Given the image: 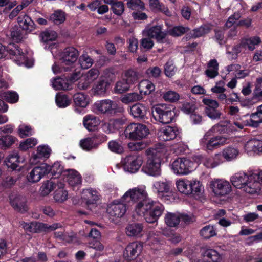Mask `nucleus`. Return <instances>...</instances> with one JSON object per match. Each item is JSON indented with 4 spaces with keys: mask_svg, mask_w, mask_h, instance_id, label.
<instances>
[{
    "mask_svg": "<svg viewBox=\"0 0 262 262\" xmlns=\"http://www.w3.org/2000/svg\"><path fill=\"white\" fill-rule=\"evenodd\" d=\"M79 53L78 50L73 47L66 48L61 54L60 59V65L56 62L52 66V69L54 74L62 72L63 71L71 70L73 64L78 59Z\"/></svg>",
    "mask_w": 262,
    "mask_h": 262,
    "instance_id": "obj_5",
    "label": "nucleus"
},
{
    "mask_svg": "<svg viewBox=\"0 0 262 262\" xmlns=\"http://www.w3.org/2000/svg\"><path fill=\"white\" fill-rule=\"evenodd\" d=\"M56 183L52 181H47L40 187V194L42 196L48 195L56 188Z\"/></svg>",
    "mask_w": 262,
    "mask_h": 262,
    "instance_id": "obj_55",
    "label": "nucleus"
},
{
    "mask_svg": "<svg viewBox=\"0 0 262 262\" xmlns=\"http://www.w3.org/2000/svg\"><path fill=\"white\" fill-rule=\"evenodd\" d=\"M46 163H41L39 166L34 167L27 176L28 182L35 183L38 182L44 176L47 174Z\"/></svg>",
    "mask_w": 262,
    "mask_h": 262,
    "instance_id": "obj_20",
    "label": "nucleus"
},
{
    "mask_svg": "<svg viewBox=\"0 0 262 262\" xmlns=\"http://www.w3.org/2000/svg\"><path fill=\"white\" fill-rule=\"evenodd\" d=\"M130 86V85L124 79H123L116 82L114 91L116 94H121L127 91Z\"/></svg>",
    "mask_w": 262,
    "mask_h": 262,
    "instance_id": "obj_52",
    "label": "nucleus"
},
{
    "mask_svg": "<svg viewBox=\"0 0 262 262\" xmlns=\"http://www.w3.org/2000/svg\"><path fill=\"white\" fill-rule=\"evenodd\" d=\"M190 191H192L191 193H190L189 195L194 198L196 200L200 199L202 195V185L199 181L192 180L191 181Z\"/></svg>",
    "mask_w": 262,
    "mask_h": 262,
    "instance_id": "obj_36",
    "label": "nucleus"
},
{
    "mask_svg": "<svg viewBox=\"0 0 262 262\" xmlns=\"http://www.w3.org/2000/svg\"><path fill=\"white\" fill-rule=\"evenodd\" d=\"M247 145L254 152H262V141L252 139L247 142Z\"/></svg>",
    "mask_w": 262,
    "mask_h": 262,
    "instance_id": "obj_61",
    "label": "nucleus"
},
{
    "mask_svg": "<svg viewBox=\"0 0 262 262\" xmlns=\"http://www.w3.org/2000/svg\"><path fill=\"white\" fill-rule=\"evenodd\" d=\"M66 19V13L61 10L54 11L50 16L49 19L55 24H61L64 22Z\"/></svg>",
    "mask_w": 262,
    "mask_h": 262,
    "instance_id": "obj_42",
    "label": "nucleus"
},
{
    "mask_svg": "<svg viewBox=\"0 0 262 262\" xmlns=\"http://www.w3.org/2000/svg\"><path fill=\"white\" fill-rule=\"evenodd\" d=\"M124 79L130 85L134 84L139 81V74L136 71L129 69L125 73Z\"/></svg>",
    "mask_w": 262,
    "mask_h": 262,
    "instance_id": "obj_47",
    "label": "nucleus"
},
{
    "mask_svg": "<svg viewBox=\"0 0 262 262\" xmlns=\"http://www.w3.org/2000/svg\"><path fill=\"white\" fill-rule=\"evenodd\" d=\"M37 143V140L35 138H28L20 143L19 148L20 150L26 151L30 148H32Z\"/></svg>",
    "mask_w": 262,
    "mask_h": 262,
    "instance_id": "obj_62",
    "label": "nucleus"
},
{
    "mask_svg": "<svg viewBox=\"0 0 262 262\" xmlns=\"http://www.w3.org/2000/svg\"><path fill=\"white\" fill-rule=\"evenodd\" d=\"M74 105V110L75 112L78 114H83L84 108L89 103V97L88 95L82 93H77L73 96Z\"/></svg>",
    "mask_w": 262,
    "mask_h": 262,
    "instance_id": "obj_18",
    "label": "nucleus"
},
{
    "mask_svg": "<svg viewBox=\"0 0 262 262\" xmlns=\"http://www.w3.org/2000/svg\"><path fill=\"white\" fill-rule=\"evenodd\" d=\"M80 77V73L73 72L67 76L57 77L52 81V86L56 90H70L73 84Z\"/></svg>",
    "mask_w": 262,
    "mask_h": 262,
    "instance_id": "obj_11",
    "label": "nucleus"
},
{
    "mask_svg": "<svg viewBox=\"0 0 262 262\" xmlns=\"http://www.w3.org/2000/svg\"><path fill=\"white\" fill-rule=\"evenodd\" d=\"M255 170L251 171L248 174L244 172L235 173L231 178L232 185L238 189L243 188L249 194H255L257 192V183L254 182L253 176Z\"/></svg>",
    "mask_w": 262,
    "mask_h": 262,
    "instance_id": "obj_4",
    "label": "nucleus"
},
{
    "mask_svg": "<svg viewBox=\"0 0 262 262\" xmlns=\"http://www.w3.org/2000/svg\"><path fill=\"white\" fill-rule=\"evenodd\" d=\"M143 98L141 95L138 93L133 92L127 93L120 97V101L124 104H128L139 101Z\"/></svg>",
    "mask_w": 262,
    "mask_h": 262,
    "instance_id": "obj_40",
    "label": "nucleus"
},
{
    "mask_svg": "<svg viewBox=\"0 0 262 262\" xmlns=\"http://www.w3.org/2000/svg\"><path fill=\"white\" fill-rule=\"evenodd\" d=\"M111 80L105 76L101 77L95 83L93 89L95 94L105 96L108 92Z\"/></svg>",
    "mask_w": 262,
    "mask_h": 262,
    "instance_id": "obj_21",
    "label": "nucleus"
},
{
    "mask_svg": "<svg viewBox=\"0 0 262 262\" xmlns=\"http://www.w3.org/2000/svg\"><path fill=\"white\" fill-rule=\"evenodd\" d=\"M154 109L152 114L155 121L162 124H169L174 119L176 113L172 107L161 104Z\"/></svg>",
    "mask_w": 262,
    "mask_h": 262,
    "instance_id": "obj_9",
    "label": "nucleus"
},
{
    "mask_svg": "<svg viewBox=\"0 0 262 262\" xmlns=\"http://www.w3.org/2000/svg\"><path fill=\"white\" fill-rule=\"evenodd\" d=\"M148 35L156 39L158 41H160L165 38L166 34L162 31L160 26H155L150 28L148 32Z\"/></svg>",
    "mask_w": 262,
    "mask_h": 262,
    "instance_id": "obj_35",
    "label": "nucleus"
},
{
    "mask_svg": "<svg viewBox=\"0 0 262 262\" xmlns=\"http://www.w3.org/2000/svg\"><path fill=\"white\" fill-rule=\"evenodd\" d=\"M176 70L177 68L171 60H168L164 65V73L168 77H172L175 74Z\"/></svg>",
    "mask_w": 262,
    "mask_h": 262,
    "instance_id": "obj_58",
    "label": "nucleus"
},
{
    "mask_svg": "<svg viewBox=\"0 0 262 262\" xmlns=\"http://www.w3.org/2000/svg\"><path fill=\"white\" fill-rule=\"evenodd\" d=\"M100 123L99 118L93 115H87L83 120V124L84 127L89 132L96 130Z\"/></svg>",
    "mask_w": 262,
    "mask_h": 262,
    "instance_id": "obj_27",
    "label": "nucleus"
},
{
    "mask_svg": "<svg viewBox=\"0 0 262 262\" xmlns=\"http://www.w3.org/2000/svg\"><path fill=\"white\" fill-rule=\"evenodd\" d=\"M121 200L123 202H137L135 208L136 213L140 216H143L149 223L157 222L165 209L163 205L147 198L146 194L139 189L129 190Z\"/></svg>",
    "mask_w": 262,
    "mask_h": 262,
    "instance_id": "obj_1",
    "label": "nucleus"
},
{
    "mask_svg": "<svg viewBox=\"0 0 262 262\" xmlns=\"http://www.w3.org/2000/svg\"><path fill=\"white\" fill-rule=\"evenodd\" d=\"M190 30L189 28L183 26H176L169 30V34L173 37L183 35Z\"/></svg>",
    "mask_w": 262,
    "mask_h": 262,
    "instance_id": "obj_48",
    "label": "nucleus"
},
{
    "mask_svg": "<svg viewBox=\"0 0 262 262\" xmlns=\"http://www.w3.org/2000/svg\"><path fill=\"white\" fill-rule=\"evenodd\" d=\"M10 203L15 211L25 213L27 211V200L25 197L19 194H12L9 196Z\"/></svg>",
    "mask_w": 262,
    "mask_h": 262,
    "instance_id": "obj_23",
    "label": "nucleus"
},
{
    "mask_svg": "<svg viewBox=\"0 0 262 262\" xmlns=\"http://www.w3.org/2000/svg\"><path fill=\"white\" fill-rule=\"evenodd\" d=\"M191 181L189 180H180L177 183V187L178 190L182 193L189 195L192 191H190Z\"/></svg>",
    "mask_w": 262,
    "mask_h": 262,
    "instance_id": "obj_44",
    "label": "nucleus"
},
{
    "mask_svg": "<svg viewBox=\"0 0 262 262\" xmlns=\"http://www.w3.org/2000/svg\"><path fill=\"white\" fill-rule=\"evenodd\" d=\"M231 97L229 98H228L227 99V103L229 104L231 103L233 104L234 102L237 101H240L241 102V104L242 105V106L243 107H250L251 106L250 105L252 104V102L251 100H246L245 101H241L240 100V98L239 96H238L237 93L233 92L231 95Z\"/></svg>",
    "mask_w": 262,
    "mask_h": 262,
    "instance_id": "obj_51",
    "label": "nucleus"
},
{
    "mask_svg": "<svg viewBox=\"0 0 262 262\" xmlns=\"http://www.w3.org/2000/svg\"><path fill=\"white\" fill-rule=\"evenodd\" d=\"M67 181L69 184L73 187V190L77 191L82 182L81 177L77 171L70 170L68 171Z\"/></svg>",
    "mask_w": 262,
    "mask_h": 262,
    "instance_id": "obj_29",
    "label": "nucleus"
},
{
    "mask_svg": "<svg viewBox=\"0 0 262 262\" xmlns=\"http://www.w3.org/2000/svg\"><path fill=\"white\" fill-rule=\"evenodd\" d=\"M54 198L56 202H63L68 198V191L59 188L55 191Z\"/></svg>",
    "mask_w": 262,
    "mask_h": 262,
    "instance_id": "obj_63",
    "label": "nucleus"
},
{
    "mask_svg": "<svg viewBox=\"0 0 262 262\" xmlns=\"http://www.w3.org/2000/svg\"><path fill=\"white\" fill-rule=\"evenodd\" d=\"M125 121V119L123 118L110 120L107 124L108 133L113 132L115 130H119L124 124Z\"/></svg>",
    "mask_w": 262,
    "mask_h": 262,
    "instance_id": "obj_41",
    "label": "nucleus"
},
{
    "mask_svg": "<svg viewBox=\"0 0 262 262\" xmlns=\"http://www.w3.org/2000/svg\"><path fill=\"white\" fill-rule=\"evenodd\" d=\"M126 6L132 10H144L145 4L142 0H127Z\"/></svg>",
    "mask_w": 262,
    "mask_h": 262,
    "instance_id": "obj_49",
    "label": "nucleus"
},
{
    "mask_svg": "<svg viewBox=\"0 0 262 262\" xmlns=\"http://www.w3.org/2000/svg\"><path fill=\"white\" fill-rule=\"evenodd\" d=\"M51 151V149L48 146L40 145L37 147L36 152L32 154L31 160L36 163L40 162V160L45 161L49 158Z\"/></svg>",
    "mask_w": 262,
    "mask_h": 262,
    "instance_id": "obj_25",
    "label": "nucleus"
},
{
    "mask_svg": "<svg viewBox=\"0 0 262 262\" xmlns=\"http://www.w3.org/2000/svg\"><path fill=\"white\" fill-rule=\"evenodd\" d=\"M210 187L212 191L216 196H225L231 192V186L230 184L222 180H216L210 183Z\"/></svg>",
    "mask_w": 262,
    "mask_h": 262,
    "instance_id": "obj_15",
    "label": "nucleus"
},
{
    "mask_svg": "<svg viewBox=\"0 0 262 262\" xmlns=\"http://www.w3.org/2000/svg\"><path fill=\"white\" fill-rule=\"evenodd\" d=\"M40 37L43 42H48L55 40L57 37V35L55 31L47 29L40 33Z\"/></svg>",
    "mask_w": 262,
    "mask_h": 262,
    "instance_id": "obj_56",
    "label": "nucleus"
},
{
    "mask_svg": "<svg viewBox=\"0 0 262 262\" xmlns=\"http://www.w3.org/2000/svg\"><path fill=\"white\" fill-rule=\"evenodd\" d=\"M20 158L18 154L10 155L5 160V163L9 170L20 171L21 166L19 165Z\"/></svg>",
    "mask_w": 262,
    "mask_h": 262,
    "instance_id": "obj_30",
    "label": "nucleus"
},
{
    "mask_svg": "<svg viewBox=\"0 0 262 262\" xmlns=\"http://www.w3.org/2000/svg\"><path fill=\"white\" fill-rule=\"evenodd\" d=\"M166 225L171 227L177 226L180 222L179 214L168 212L165 217Z\"/></svg>",
    "mask_w": 262,
    "mask_h": 262,
    "instance_id": "obj_43",
    "label": "nucleus"
},
{
    "mask_svg": "<svg viewBox=\"0 0 262 262\" xmlns=\"http://www.w3.org/2000/svg\"><path fill=\"white\" fill-rule=\"evenodd\" d=\"M202 158V156H196L194 157L195 161L185 157L178 158L172 162L171 168L177 174H188L199 165Z\"/></svg>",
    "mask_w": 262,
    "mask_h": 262,
    "instance_id": "obj_7",
    "label": "nucleus"
},
{
    "mask_svg": "<svg viewBox=\"0 0 262 262\" xmlns=\"http://www.w3.org/2000/svg\"><path fill=\"white\" fill-rule=\"evenodd\" d=\"M211 30V25L208 24H203L200 27L193 30V37L197 38L209 33Z\"/></svg>",
    "mask_w": 262,
    "mask_h": 262,
    "instance_id": "obj_46",
    "label": "nucleus"
},
{
    "mask_svg": "<svg viewBox=\"0 0 262 262\" xmlns=\"http://www.w3.org/2000/svg\"><path fill=\"white\" fill-rule=\"evenodd\" d=\"M227 130V127L225 125L219 124L214 125L204 135L202 140L206 142V148L208 150H212L213 148L217 147L219 145H223L227 143L229 139L222 134Z\"/></svg>",
    "mask_w": 262,
    "mask_h": 262,
    "instance_id": "obj_2",
    "label": "nucleus"
},
{
    "mask_svg": "<svg viewBox=\"0 0 262 262\" xmlns=\"http://www.w3.org/2000/svg\"><path fill=\"white\" fill-rule=\"evenodd\" d=\"M148 158L142 170L152 177H158L161 174V163L163 152L160 149L150 148L147 150Z\"/></svg>",
    "mask_w": 262,
    "mask_h": 262,
    "instance_id": "obj_3",
    "label": "nucleus"
},
{
    "mask_svg": "<svg viewBox=\"0 0 262 262\" xmlns=\"http://www.w3.org/2000/svg\"><path fill=\"white\" fill-rule=\"evenodd\" d=\"M140 95H148L155 91V85L147 79L142 80L139 84Z\"/></svg>",
    "mask_w": 262,
    "mask_h": 262,
    "instance_id": "obj_33",
    "label": "nucleus"
},
{
    "mask_svg": "<svg viewBox=\"0 0 262 262\" xmlns=\"http://www.w3.org/2000/svg\"><path fill=\"white\" fill-rule=\"evenodd\" d=\"M19 96L14 91H7L1 93L0 94V112H6L8 108V105L4 101L6 100L10 103H15L18 101Z\"/></svg>",
    "mask_w": 262,
    "mask_h": 262,
    "instance_id": "obj_19",
    "label": "nucleus"
},
{
    "mask_svg": "<svg viewBox=\"0 0 262 262\" xmlns=\"http://www.w3.org/2000/svg\"><path fill=\"white\" fill-rule=\"evenodd\" d=\"M124 5L122 1H118L111 7V11L118 16H120L122 15L124 11Z\"/></svg>",
    "mask_w": 262,
    "mask_h": 262,
    "instance_id": "obj_60",
    "label": "nucleus"
},
{
    "mask_svg": "<svg viewBox=\"0 0 262 262\" xmlns=\"http://www.w3.org/2000/svg\"><path fill=\"white\" fill-rule=\"evenodd\" d=\"M11 59L18 65L27 66L28 58L18 45L10 43L7 46L0 43V59Z\"/></svg>",
    "mask_w": 262,
    "mask_h": 262,
    "instance_id": "obj_6",
    "label": "nucleus"
},
{
    "mask_svg": "<svg viewBox=\"0 0 262 262\" xmlns=\"http://www.w3.org/2000/svg\"><path fill=\"white\" fill-rule=\"evenodd\" d=\"M130 113L137 120L146 122L149 118L150 110L147 105L137 103L130 107Z\"/></svg>",
    "mask_w": 262,
    "mask_h": 262,
    "instance_id": "obj_13",
    "label": "nucleus"
},
{
    "mask_svg": "<svg viewBox=\"0 0 262 262\" xmlns=\"http://www.w3.org/2000/svg\"><path fill=\"white\" fill-rule=\"evenodd\" d=\"M223 162L221 154H216L213 158L207 159L204 163V165L209 168H213Z\"/></svg>",
    "mask_w": 262,
    "mask_h": 262,
    "instance_id": "obj_50",
    "label": "nucleus"
},
{
    "mask_svg": "<svg viewBox=\"0 0 262 262\" xmlns=\"http://www.w3.org/2000/svg\"><path fill=\"white\" fill-rule=\"evenodd\" d=\"M17 140V138L12 135L0 136V148L6 150L10 148Z\"/></svg>",
    "mask_w": 262,
    "mask_h": 262,
    "instance_id": "obj_37",
    "label": "nucleus"
},
{
    "mask_svg": "<svg viewBox=\"0 0 262 262\" xmlns=\"http://www.w3.org/2000/svg\"><path fill=\"white\" fill-rule=\"evenodd\" d=\"M126 211V205L115 201L107 209V212L111 216L116 218L122 217Z\"/></svg>",
    "mask_w": 262,
    "mask_h": 262,
    "instance_id": "obj_22",
    "label": "nucleus"
},
{
    "mask_svg": "<svg viewBox=\"0 0 262 262\" xmlns=\"http://www.w3.org/2000/svg\"><path fill=\"white\" fill-rule=\"evenodd\" d=\"M142 163L140 158L135 155H128L123 161V168L125 171L134 173L138 171Z\"/></svg>",
    "mask_w": 262,
    "mask_h": 262,
    "instance_id": "obj_14",
    "label": "nucleus"
},
{
    "mask_svg": "<svg viewBox=\"0 0 262 262\" xmlns=\"http://www.w3.org/2000/svg\"><path fill=\"white\" fill-rule=\"evenodd\" d=\"M46 168L48 170L47 174L50 172L55 178H58L63 172V167L59 162H55L52 166L47 164H46Z\"/></svg>",
    "mask_w": 262,
    "mask_h": 262,
    "instance_id": "obj_38",
    "label": "nucleus"
},
{
    "mask_svg": "<svg viewBox=\"0 0 262 262\" xmlns=\"http://www.w3.org/2000/svg\"><path fill=\"white\" fill-rule=\"evenodd\" d=\"M107 139V136L102 133H95L91 136L81 139L80 146L83 150L90 151L97 149L102 143L106 141Z\"/></svg>",
    "mask_w": 262,
    "mask_h": 262,
    "instance_id": "obj_12",
    "label": "nucleus"
},
{
    "mask_svg": "<svg viewBox=\"0 0 262 262\" xmlns=\"http://www.w3.org/2000/svg\"><path fill=\"white\" fill-rule=\"evenodd\" d=\"M124 133L125 136L131 140H141L148 136L149 130L144 124L133 123L126 127Z\"/></svg>",
    "mask_w": 262,
    "mask_h": 262,
    "instance_id": "obj_10",
    "label": "nucleus"
},
{
    "mask_svg": "<svg viewBox=\"0 0 262 262\" xmlns=\"http://www.w3.org/2000/svg\"><path fill=\"white\" fill-rule=\"evenodd\" d=\"M143 244L135 242L129 243L123 251V256L127 260H134L137 258L143 249Z\"/></svg>",
    "mask_w": 262,
    "mask_h": 262,
    "instance_id": "obj_17",
    "label": "nucleus"
},
{
    "mask_svg": "<svg viewBox=\"0 0 262 262\" xmlns=\"http://www.w3.org/2000/svg\"><path fill=\"white\" fill-rule=\"evenodd\" d=\"M55 102L58 107L65 108L70 104L71 100L66 95L57 93L55 97Z\"/></svg>",
    "mask_w": 262,
    "mask_h": 262,
    "instance_id": "obj_45",
    "label": "nucleus"
},
{
    "mask_svg": "<svg viewBox=\"0 0 262 262\" xmlns=\"http://www.w3.org/2000/svg\"><path fill=\"white\" fill-rule=\"evenodd\" d=\"M108 149L113 152L122 154L124 149L121 141L111 140L108 143Z\"/></svg>",
    "mask_w": 262,
    "mask_h": 262,
    "instance_id": "obj_57",
    "label": "nucleus"
},
{
    "mask_svg": "<svg viewBox=\"0 0 262 262\" xmlns=\"http://www.w3.org/2000/svg\"><path fill=\"white\" fill-rule=\"evenodd\" d=\"M203 260L205 262H218L221 259L219 252L213 249H207L201 254Z\"/></svg>",
    "mask_w": 262,
    "mask_h": 262,
    "instance_id": "obj_31",
    "label": "nucleus"
},
{
    "mask_svg": "<svg viewBox=\"0 0 262 262\" xmlns=\"http://www.w3.org/2000/svg\"><path fill=\"white\" fill-rule=\"evenodd\" d=\"M153 186L155 191L159 197L169 200L167 197L169 196V194L172 192V183L170 181L167 180L156 181Z\"/></svg>",
    "mask_w": 262,
    "mask_h": 262,
    "instance_id": "obj_16",
    "label": "nucleus"
},
{
    "mask_svg": "<svg viewBox=\"0 0 262 262\" xmlns=\"http://www.w3.org/2000/svg\"><path fill=\"white\" fill-rule=\"evenodd\" d=\"M21 29L18 26L15 25L10 30L11 35L13 40L19 42L23 39V32Z\"/></svg>",
    "mask_w": 262,
    "mask_h": 262,
    "instance_id": "obj_59",
    "label": "nucleus"
},
{
    "mask_svg": "<svg viewBox=\"0 0 262 262\" xmlns=\"http://www.w3.org/2000/svg\"><path fill=\"white\" fill-rule=\"evenodd\" d=\"M83 194L86 196V198L83 196V199L85 200L88 207L92 210L90 206H96L99 199L98 192L95 190L90 188L84 190Z\"/></svg>",
    "mask_w": 262,
    "mask_h": 262,
    "instance_id": "obj_26",
    "label": "nucleus"
},
{
    "mask_svg": "<svg viewBox=\"0 0 262 262\" xmlns=\"http://www.w3.org/2000/svg\"><path fill=\"white\" fill-rule=\"evenodd\" d=\"M200 234L204 239H209L216 235L215 230L214 227L210 225L204 227L200 230Z\"/></svg>",
    "mask_w": 262,
    "mask_h": 262,
    "instance_id": "obj_53",
    "label": "nucleus"
},
{
    "mask_svg": "<svg viewBox=\"0 0 262 262\" xmlns=\"http://www.w3.org/2000/svg\"><path fill=\"white\" fill-rule=\"evenodd\" d=\"M19 27L26 33H30L35 29L36 25L31 18L25 13H21L17 18Z\"/></svg>",
    "mask_w": 262,
    "mask_h": 262,
    "instance_id": "obj_24",
    "label": "nucleus"
},
{
    "mask_svg": "<svg viewBox=\"0 0 262 262\" xmlns=\"http://www.w3.org/2000/svg\"><path fill=\"white\" fill-rule=\"evenodd\" d=\"M78 62L82 69H87L92 66L93 60L87 54H83L79 57Z\"/></svg>",
    "mask_w": 262,
    "mask_h": 262,
    "instance_id": "obj_54",
    "label": "nucleus"
},
{
    "mask_svg": "<svg viewBox=\"0 0 262 262\" xmlns=\"http://www.w3.org/2000/svg\"><path fill=\"white\" fill-rule=\"evenodd\" d=\"M179 133L177 127L167 125L161 129L160 136L164 141H170L176 138Z\"/></svg>",
    "mask_w": 262,
    "mask_h": 262,
    "instance_id": "obj_28",
    "label": "nucleus"
},
{
    "mask_svg": "<svg viewBox=\"0 0 262 262\" xmlns=\"http://www.w3.org/2000/svg\"><path fill=\"white\" fill-rule=\"evenodd\" d=\"M93 111L97 114L114 116L122 114L124 109L110 99H104L95 102L93 105Z\"/></svg>",
    "mask_w": 262,
    "mask_h": 262,
    "instance_id": "obj_8",
    "label": "nucleus"
},
{
    "mask_svg": "<svg viewBox=\"0 0 262 262\" xmlns=\"http://www.w3.org/2000/svg\"><path fill=\"white\" fill-rule=\"evenodd\" d=\"M143 226L140 223H133L127 225L126 228V234L129 236L140 237L141 236V232Z\"/></svg>",
    "mask_w": 262,
    "mask_h": 262,
    "instance_id": "obj_32",
    "label": "nucleus"
},
{
    "mask_svg": "<svg viewBox=\"0 0 262 262\" xmlns=\"http://www.w3.org/2000/svg\"><path fill=\"white\" fill-rule=\"evenodd\" d=\"M262 123V115L257 110V112L250 115L249 120L246 121L245 125L256 128Z\"/></svg>",
    "mask_w": 262,
    "mask_h": 262,
    "instance_id": "obj_39",
    "label": "nucleus"
},
{
    "mask_svg": "<svg viewBox=\"0 0 262 262\" xmlns=\"http://www.w3.org/2000/svg\"><path fill=\"white\" fill-rule=\"evenodd\" d=\"M217 108H205L206 115L212 120L219 119L222 113L217 109Z\"/></svg>",
    "mask_w": 262,
    "mask_h": 262,
    "instance_id": "obj_64",
    "label": "nucleus"
},
{
    "mask_svg": "<svg viewBox=\"0 0 262 262\" xmlns=\"http://www.w3.org/2000/svg\"><path fill=\"white\" fill-rule=\"evenodd\" d=\"M239 154L237 148L228 146L223 149L222 153L220 154L222 156V160L224 158L226 161H231L235 159Z\"/></svg>",
    "mask_w": 262,
    "mask_h": 262,
    "instance_id": "obj_34",
    "label": "nucleus"
}]
</instances>
